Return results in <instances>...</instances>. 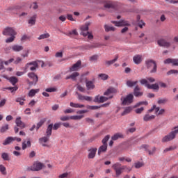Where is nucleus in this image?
<instances>
[{
	"label": "nucleus",
	"instance_id": "nucleus-1",
	"mask_svg": "<svg viewBox=\"0 0 178 178\" xmlns=\"http://www.w3.org/2000/svg\"><path fill=\"white\" fill-rule=\"evenodd\" d=\"M112 168L115 172L116 177H119V176L123 173L124 170H128V172H131V168L127 167V165H122L120 163H114Z\"/></svg>",
	"mask_w": 178,
	"mask_h": 178
},
{
	"label": "nucleus",
	"instance_id": "nucleus-2",
	"mask_svg": "<svg viewBox=\"0 0 178 178\" xmlns=\"http://www.w3.org/2000/svg\"><path fill=\"white\" fill-rule=\"evenodd\" d=\"M178 134V126L175 127L172 129V131L166 136H165L161 141L163 143H169L176 138V136Z\"/></svg>",
	"mask_w": 178,
	"mask_h": 178
},
{
	"label": "nucleus",
	"instance_id": "nucleus-3",
	"mask_svg": "<svg viewBox=\"0 0 178 178\" xmlns=\"http://www.w3.org/2000/svg\"><path fill=\"white\" fill-rule=\"evenodd\" d=\"M134 99V95L132 93L127 95V96H122L120 98L121 105L126 106L133 104Z\"/></svg>",
	"mask_w": 178,
	"mask_h": 178
},
{
	"label": "nucleus",
	"instance_id": "nucleus-4",
	"mask_svg": "<svg viewBox=\"0 0 178 178\" xmlns=\"http://www.w3.org/2000/svg\"><path fill=\"white\" fill-rule=\"evenodd\" d=\"M145 63L146 67L147 69H152L150 71V73H156L157 66H156V63L155 62V60H154L152 59L146 60Z\"/></svg>",
	"mask_w": 178,
	"mask_h": 178
},
{
	"label": "nucleus",
	"instance_id": "nucleus-5",
	"mask_svg": "<svg viewBox=\"0 0 178 178\" xmlns=\"http://www.w3.org/2000/svg\"><path fill=\"white\" fill-rule=\"evenodd\" d=\"M140 84H142L143 86H145V87H147L148 88V90H156V91H158V90H159V85H158V83H154V84H149L148 83L147 79H141L140 81Z\"/></svg>",
	"mask_w": 178,
	"mask_h": 178
},
{
	"label": "nucleus",
	"instance_id": "nucleus-6",
	"mask_svg": "<svg viewBox=\"0 0 178 178\" xmlns=\"http://www.w3.org/2000/svg\"><path fill=\"white\" fill-rule=\"evenodd\" d=\"M44 168V164L40 162L35 163L32 166L28 168V170H32L33 172H38Z\"/></svg>",
	"mask_w": 178,
	"mask_h": 178
},
{
	"label": "nucleus",
	"instance_id": "nucleus-7",
	"mask_svg": "<svg viewBox=\"0 0 178 178\" xmlns=\"http://www.w3.org/2000/svg\"><path fill=\"white\" fill-rule=\"evenodd\" d=\"M30 69L31 72H34L38 68V63L37 61H32L25 65V69Z\"/></svg>",
	"mask_w": 178,
	"mask_h": 178
},
{
	"label": "nucleus",
	"instance_id": "nucleus-8",
	"mask_svg": "<svg viewBox=\"0 0 178 178\" xmlns=\"http://www.w3.org/2000/svg\"><path fill=\"white\" fill-rule=\"evenodd\" d=\"M3 35H16L17 33L12 27H6L2 32Z\"/></svg>",
	"mask_w": 178,
	"mask_h": 178
},
{
	"label": "nucleus",
	"instance_id": "nucleus-9",
	"mask_svg": "<svg viewBox=\"0 0 178 178\" xmlns=\"http://www.w3.org/2000/svg\"><path fill=\"white\" fill-rule=\"evenodd\" d=\"M118 93V90L115 88H109L107 89L106 92H104V95H106L108 97V99H111L113 98V95L112 94H117Z\"/></svg>",
	"mask_w": 178,
	"mask_h": 178
},
{
	"label": "nucleus",
	"instance_id": "nucleus-10",
	"mask_svg": "<svg viewBox=\"0 0 178 178\" xmlns=\"http://www.w3.org/2000/svg\"><path fill=\"white\" fill-rule=\"evenodd\" d=\"M48 141H49V136H44L39 138V143L42 145V147H47L49 148V145H48Z\"/></svg>",
	"mask_w": 178,
	"mask_h": 178
},
{
	"label": "nucleus",
	"instance_id": "nucleus-11",
	"mask_svg": "<svg viewBox=\"0 0 178 178\" xmlns=\"http://www.w3.org/2000/svg\"><path fill=\"white\" fill-rule=\"evenodd\" d=\"M157 43L159 47H164L165 48H169L170 47V42H168L163 38L159 40Z\"/></svg>",
	"mask_w": 178,
	"mask_h": 178
},
{
	"label": "nucleus",
	"instance_id": "nucleus-12",
	"mask_svg": "<svg viewBox=\"0 0 178 178\" xmlns=\"http://www.w3.org/2000/svg\"><path fill=\"white\" fill-rule=\"evenodd\" d=\"M90 22H86L85 24V25H83L81 27V35H83V37H87V31H88V27L90 26Z\"/></svg>",
	"mask_w": 178,
	"mask_h": 178
},
{
	"label": "nucleus",
	"instance_id": "nucleus-13",
	"mask_svg": "<svg viewBox=\"0 0 178 178\" xmlns=\"http://www.w3.org/2000/svg\"><path fill=\"white\" fill-rule=\"evenodd\" d=\"M97 151V149L96 147L89 149H88L89 153L88 155V159H94V158H95Z\"/></svg>",
	"mask_w": 178,
	"mask_h": 178
},
{
	"label": "nucleus",
	"instance_id": "nucleus-14",
	"mask_svg": "<svg viewBox=\"0 0 178 178\" xmlns=\"http://www.w3.org/2000/svg\"><path fill=\"white\" fill-rule=\"evenodd\" d=\"M76 94L78 95V99H79V101H88V102H91L92 101V97L90 96H84L79 92H76Z\"/></svg>",
	"mask_w": 178,
	"mask_h": 178
},
{
	"label": "nucleus",
	"instance_id": "nucleus-15",
	"mask_svg": "<svg viewBox=\"0 0 178 178\" xmlns=\"http://www.w3.org/2000/svg\"><path fill=\"white\" fill-rule=\"evenodd\" d=\"M37 22V14H34L31 16L28 20V24H29L30 27L35 25V22Z\"/></svg>",
	"mask_w": 178,
	"mask_h": 178
},
{
	"label": "nucleus",
	"instance_id": "nucleus-16",
	"mask_svg": "<svg viewBox=\"0 0 178 178\" xmlns=\"http://www.w3.org/2000/svg\"><path fill=\"white\" fill-rule=\"evenodd\" d=\"M81 66V61L78 60L75 64H74L70 68V72H77Z\"/></svg>",
	"mask_w": 178,
	"mask_h": 178
},
{
	"label": "nucleus",
	"instance_id": "nucleus-17",
	"mask_svg": "<svg viewBox=\"0 0 178 178\" xmlns=\"http://www.w3.org/2000/svg\"><path fill=\"white\" fill-rule=\"evenodd\" d=\"M15 123L18 127H20V129H24L26 127V124L22 121V118L20 117L16 118Z\"/></svg>",
	"mask_w": 178,
	"mask_h": 178
},
{
	"label": "nucleus",
	"instance_id": "nucleus-18",
	"mask_svg": "<svg viewBox=\"0 0 178 178\" xmlns=\"http://www.w3.org/2000/svg\"><path fill=\"white\" fill-rule=\"evenodd\" d=\"M79 76H80V74L79 72H73L71 75L70 76H67L65 77V80H69L71 79V80H72L73 81H76V80H77V77H79Z\"/></svg>",
	"mask_w": 178,
	"mask_h": 178
},
{
	"label": "nucleus",
	"instance_id": "nucleus-19",
	"mask_svg": "<svg viewBox=\"0 0 178 178\" xmlns=\"http://www.w3.org/2000/svg\"><path fill=\"white\" fill-rule=\"evenodd\" d=\"M86 87L87 90H94L95 88V84H94V81L86 80Z\"/></svg>",
	"mask_w": 178,
	"mask_h": 178
},
{
	"label": "nucleus",
	"instance_id": "nucleus-20",
	"mask_svg": "<svg viewBox=\"0 0 178 178\" xmlns=\"http://www.w3.org/2000/svg\"><path fill=\"white\" fill-rule=\"evenodd\" d=\"M28 77L31 79V80H33V83L35 84H37V82L38 81V76L35 74L34 72H29L28 73Z\"/></svg>",
	"mask_w": 178,
	"mask_h": 178
},
{
	"label": "nucleus",
	"instance_id": "nucleus-21",
	"mask_svg": "<svg viewBox=\"0 0 178 178\" xmlns=\"http://www.w3.org/2000/svg\"><path fill=\"white\" fill-rule=\"evenodd\" d=\"M143 56L141 55H136L133 58V61L135 65H140L141 62L143 61L142 59Z\"/></svg>",
	"mask_w": 178,
	"mask_h": 178
},
{
	"label": "nucleus",
	"instance_id": "nucleus-22",
	"mask_svg": "<svg viewBox=\"0 0 178 178\" xmlns=\"http://www.w3.org/2000/svg\"><path fill=\"white\" fill-rule=\"evenodd\" d=\"M154 119H155V115H149L148 113H147L143 117L144 122H151V120H154Z\"/></svg>",
	"mask_w": 178,
	"mask_h": 178
},
{
	"label": "nucleus",
	"instance_id": "nucleus-23",
	"mask_svg": "<svg viewBox=\"0 0 178 178\" xmlns=\"http://www.w3.org/2000/svg\"><path fill=\"white\" fill-rule=\"evenodd\" d=\"M11 49L14 51V52H20V51H23L24 47L22 45H19V44H14L11 47Z\"/></svg>",
	"mask_w": 178,
	"mask_h": 178
},
{
	"label": "nucleus",
	"instance_id": "nucleus-24",
	"mask_svg": "<svg viewBox=\"0 0 178 178\" xmlns=\"http://www.w3.org/2000/svg\"><path fill=\"white\" fill-rule=\"evenodd\" d=\"M4 79L8 80L13 86H16V83H17V81H19L16 76H11L10 78H8V76H4Z\"/></svg>",
	"mask_w": 178,
	"mask_h": 178
},
{
	"label": "nucleus",
	"instance_id": "nucleus-25",
	"mask_svg": "<svg viewBox=\"0 0 178 178\" xmlns=\"http://www.w3.org/2000/svg\"><path fill=\"white\" fill-rule=\"evenodd\" d=\"M30 147H31V142L30 141V139H28L27 141L24 140L22 142V149L23 151H24V149H26V148H30Z\"/></svg>",
	"mask_w": 178,
	"mask_h": 178
},
{
	"label": "nucleus",
	"instance_id": "nucleus-26",
	"mask_svg": "<svg viewBox=\"0 0 178 178\" xmlns=\"http://www.w3.org/2000/svg\"><path fill=\"white\" fill-rule=\"evenodd\" d=\"M107 149H108V145L103 144L98 149V155H101V154H102V152H106Z\"/></svg>",
	"mask_w": 178,
	"mask_h": 178
},
{
	"label": "nucleus",
	"instance_id": "nucleus-27",
	"mask_svg": "<svg viewBox=\"0 0 178 178\" xmlns=\"http://www.w3.org/2000/svg\"><path fill=\"white\" fill-rule=\"evenodd\" d=\"M38 92H40V89H31L28 93V97L33 98Z\"/></svg>",
	"mask_w": 178,
	"mask_h": 178
},
{
	"label": "nucleus",
	"instance_id": "nucleus-28",
	"mask_svg": "<svg viewBox=\"0 0 178 178\" xmlns=\"http://www.w3.org/2000/svg\"><path fill=\"white\" fill-rule=\"evenodd\" d=\"M134 95L136 97H141L143 95V92H140V87L138 86L135 87L134 90Z\"/></svg>",
	"mask_w": 178,
	"mask_h": 178
},
{
	"label": "nucleus",
	"instance_id": "nucleus-29",
	"mask_svg": "<svg viewBox=\"0 0 178 178\" xmlns=\"http://www.w3.org/2000/svg\"><path fill=\"white\" fill-rule=\"evenodd\" d=\"M54 127V124H50L48 125L47 131H46V134L47 136L48 137H51V136L52 135V129Z\"/></svg>",
	"mask_w": 178,
	"mask_h": 178
},
{
	"label": "nucleus",
	"instance_id": "nucleus-30",
	"mask_svg": "<svg viewBox=\"0 0 178 178\" xmlns=\"http://www.w3.org/2000/svg\"><path fill=\"white\" fill-rule=\"evenodd\" d=\"M15 139L12 136L8 137L3 143V145H9L11 143H13Z\"/></svg>",
	"mask_w": 178,
	"mask_h": 178
},
{
	"label": "nucleus",
	"instance_id": "nucleus-31",
	"mask_svg": "<svg viewBox=\"0 0 178 178\" xmlns=\"http://www.w3.org/2000/svg\"><path fill=\"white\" fill-rule=\"evenodd\" d=\"M118 138H123V134L117 133L111 137V140H113V141H116Z\"/></svg>",
	"mask_w": 178,
	"mask_h": 178
},
{
	"label": "nucleus",
	"instance_id": "nucleus-32",
	"mask_svg": "<svg viewBox=\"0 0 178 178\" xmlns=\"http://www.w3.org/2000/svg\"><path fill=\"white\" fill-rule=\"evenodd\" d=\"M50 37H51V35L49 33H45L41 34L38 38V40H45L47 38H49Z\"/></svg>",
	"mask_w": 178,
	"mask_h": 178
},
{
	"label": "nucleus",
	"instance_id": "nucleus-33",
	"mask_svg": "<svg viewBox=\"0 0 178 178\" xmlns=\"http://www.w3.org/2000/svg\"><path fill=\"white\" fill-rule=\"evenodd\" d=\"M118 59H119V56H115L114 59L106 61V65H107V66H111V65H113V63H115V62H116Z\"/></svg>",
	"mask_w": 178,
	"mask_h": 178
},
{
	"label": "nucleus",
	"instance_id": "nucleus-34",
	"mask_svg": "<svg viewBox=\"0 0 178 178\" xmlns=\"http://www.w3.org/2000/svg\"><path fill=\"white\" fill-rule=\"evenodd\" d=\"M9 130V124H6L5 125H3L0 129V133H6Z\"/></svg>",
	"mask_w": 178,
	"mask_h": 178
},
{
	"label": "nucleus",
	"instance_id": "nucleus-35",
	"mask_svg": "<svg viewBox=\"0 0 178 178\" xmlns=\"http://www.w3.org/2000/svg\"><path fill=\"white\" fill-rule=\"evenodd\" d=\"M83 118H84V115L70 116V119L72 120H81V119H83Z\"/></svg>",
	"mask_w": 178,
	"mask_h": 178
},
{
	"label": "nucleus",
	"instance_id": "nucleus-36",
	"mask_svg": "<svg viewBox=\"0 0 178 178\" xmlns=\"http://www.w3.org/2000/svg\"><path fill=\"white\" fill-rule=\"evenodd\" d=\"M104 8H106V9H113V8H115V4H113L112 1H108L106 4H104Z\"/></svg>",
	"mask_w": 178,
	"mask_h": 178
},
{
	"label": "nucleus",
	"instance_id": "nucleus-37",
	"mask_svg": "<svg viewBox=\"0 0 178 178\" xmlns=\"http://www.w3.org/2000/svg\"><path fill=\"white\" fill-rule=\"evenodd\" d=\"M121 24H122V27H129L131 26V24H130V22L124 19H121Z\"/></svg>",
	"mask_w": 178,
	"mask_h": 178
},
{
	"label": "nucleus",
	"instance_id": "nucleus-38",
	"mask_svg": "<svg viewBox=\"0 0 178 178\" xmlns=\"http://www.w3.org/2000/svg\"><path fill=\"white\" fill-rule=\"evenodd\" d=\"M163 113H165V109H163V108L160 109L159 107L156 108V116H159V115H163Z\"/></svg>",
	"mask_w": 178,
	"mask_h": 178
},
{
	"label": "nucleus",
	"instance_id": "nucleus-39",
	"mask_svg": "<svg viewBox=\"0 0 178 178\" xmlns=\"http://www.w3.org/2000/svg\"><path fill=\"white\" fill-rule=\"evenodd\" d=\"M138 83V81H127V87H134L136 84Z\"/></svg>",
	"mask_w": 178,
	"mask_h": 178
},
{
	"label": "nucleus",
	"instance_id": "nucleus-40",
	"mask_svg": "<svg viewBox=\"0 0 178 178\" xmlns=\"http://www.w3.org/2000/svg\"><path fill=\"white\" fill-rule=\"evenodd\" d=\"M24 101H26V98L25 97H17L15 99L16 102H18L19 104V105H24Z\"/></svg>",
	"mask_w": 178,
	"mask_h": 178
},
{
	"label": "nucleus",
	"instance_id": "nucleus-41",
	"mask_svg": "<svg viewBox=\"0 0 178 178\" xmlns=\"http://www.w3.org/2000/svg\"><path fill=\"white\" fill-rule=\"evenodd\" d=\"M1 158L3 161H10V158L9 157V154L6 152H3L1 154Z\"/></svg>",
	"mask_w": 178,
	"mask_h": 178
},
{
	"label": "nucleus",
	"instance_id": "nucleus-42",
	"mask_svg": "<svg viewBox=\"0 0 178 178\" xmlns=\"http://www.w3.org/2000/svg\"><path fill=\"white\" fill-rule=\"evenodd\" d=\"M132 109L133 108L131 106L125 108L124 112L122 113V116H124V115H127V113H130Z\"/></svg>",
	"mask_w": 178,
	"mask_h": 178
},
{
	"label": "nucleus",
	"instance_id": "nucleus-43",
	"mask_svg": "<svg viewBox=\"0 0 178 178\" xmlns=\"http://www.w3.org/2000/svg\"><path fill=\"white\" fill-rule=\"evenodd\" d=\"M104 29H105V31H106V33H108L109 31H115V27L111 26L108 25H104Z\"/></svg>",
	"mask_w": 178,
	"mask_h": 178
},
{
	"label": "nucleus",
	"instance_id": "nucleus-44",
	"mask_svg": "<svg viewBox=\"0 0 178 178\" xmlns=\"http://www.w3.org/2000/svg\"><path fill=\"white\" fill-rule=\"evenodd\" d=\"M47 120V119L44 118L40 120L39 122H38L37 126H36V130H38V129H40V127H41V126H42V124H44V123H45V121Z\"/></svg>",
	"mask_w": 178,
	"mask_h": 178
},
{
	"label": "nucleus",
	"instance_id": "nucleus-45",
	"mask_svg": "<svg viewBox=\"0 0 178 178\" xmlns=\"http://www.w3.org/2000/svg\"><path fill=\"white\" fill-rule=\"evenodd\" d=\"M76 88L78 91H80V92H86V88L79 83L76 84Z\"/></svg>",
	"mask_w": 178,
	"mask_h": 178
},
{
	"label": "nucleus",
	"instance_id": "nucleus-46",
	"mask_svg": "<svg viewBox=\"0 0 178 178\" xmlns=\"http://www.w3.org/2000/svg\"><path fill=\"white\" fill-rule=\"evenodd\" d=\"M134 166L136 169H140V168H143V166H144V163H143V162L138 161L134 163Z\"/></svg>",
	"mask_w": 178,
	"mask_h": 178
},
{
	"label": "nucleus",
	"instance_id": "nucleus-47",
	"mask_svg": "<svg viewBox=\"0 0 178 178\" xmlns=\"http://www.w3.org/2000/svg\"><path fill=\"white\" fill-rule=\"evenodd\" d=\"M109 138H111V136L109 135L106 136L102 141V144L105 145H108L106 143H108Z\"/></svg>",
	"mask_w": 178,
	"mask_h": 178
},
{
	"label": "nucleus",
	"instance_id": "nucleus-48",
	"mask_svg": "<svg viewBox=\"0 0 178 178\" xmlns=\"http://www.w3.org/2000/svg\"><path fill=\"white\" fill-rule=\"evenodd\" d=\"M89 60L90 62H95V60H98V55L95 54V55L91 56L89 58Z\"/></svg>",
	"mask_w": 178,
	"mask_h": 178
},
{
	"label": "nucleus",
	"instance_id": "nucleus-49",
	"mask_svg": "<svg viewBox=\"0 0 178 178\" xmlns=\"http://www.w3.org/2000/svg\"><path fill=\"white\" fill-rule=\"evenodd\" d=\"M111 23H113V24H115V26H116V27H122V20L111 21Z\"/></svg>",
	"mask_w": 178,
	"mask_h": 178
},
{
	"label": "nucleus",
	"instance_id": "nucleus-50",
	"mask_svg": "<svg viewBox=\"0 0 178 178\" xmlns=\"http://www.w3.org/2000/svg\"><path fill=\"white\" fill-rule=\"evenodd\" d=\"M166 102H168V99H166V98H160V99H159V100L157 102V104L161 105V104H166Z\"/></svg>",
	"mask_w": 178,
	"mask_h": 178
},
{
	"label": "nucleus",
	"instance_id": "nucleus-51",
	"mask_svg": "<svg viewBox=\"0 0 178 178\" xmlns=\"http://www.w3.org/2000/svg\"><path fill=\"white\" fill-rule=\"evenodd\" d=\"M0 172L2 175H6V168L3 165H0Z\"/></svg>",
	"mask_w": 178,
	"mask_h": 178
},
{
	"label": "nucleus",
	"instance_id": "nucleus-52",
	"mask_svg": "<svg viewBox=\"0 0 178 178\" xmlns=\"http://www.w3.org/2000/svg\"><path fill=\"white\" fill-rule=\"evenodd\" d=\"M56 88L53 87V88H47L45 89L46 92H56Z\"/></svg>",
	"mask_w": 178,
	"mask_h": 178
},
{
	"label": "nucleus",
	"instance_id": "nucleus-53",
	"mask_svg": "<svg viewBox=\"0 0 178 178\" xmlns=\"http://www.w3.org/2000/svg\"><path fill=\"white\" fill-rule=\"evenodd\" d=\"M10 38H8L6 40V42L9 43V42H13L15 41V35H10Z\"/></svg>",
	"mask_w": 178,
	"mask_h": 178
},
{
	"label": "nucleus",
	"instance_id": "nucleus-54",
	"mask_svg": "<svg viewBox=\"0 0 178 178\" xmlns=\"http://www.w3.org/2000/svg\"><path fill=\"white\" fill-rule=\"evenodd\" d=\"M8 90L10 91V92H16L17 90H19V87L14 86V87H8L7 88Z\"/></svg>",
	"mask_w": 178,
	"mask_h": 178
},
{
	"label": "nucleus",
	"instance_id": "nucleus-55",
	"mask_svg": "<svg viewBox=\"0 0 178 178\" xmlns=\"http://www.w3.org/2000/svg\"><path fill=\"white\" fill-rule=\"evenodd\" d=\"M178 70H171L167 72L168 76H170V74H177Z\"/></svg>",
	"mask_w": 178,
	"mask_h": 178
},
{
	"label": "nucleus",
	"instance_id": "nucleus-56",
	"mask_svg": "<svg viewBox=\"0 0 178 178\" xmlns=\"http://www.w3.org/2000/svg\"><path fill=\"white\" fill-rule=\"evenodd\" d=\"M107 99H109V98H108L106 97L101 96L99 97V104H102L104 102H106Z\"/></svg>",
	"mask_w": 178,
	"mask_h": 178
},
{
	"label": "nucleus",
	"instance_id": "nucleus-57",
	"mask_svg": "<svg viewBox=\"0 0 178 178\" xmlns=\"http://www.w3.org/2000/svg\"><path fill=\"white\" fill-rule=\"evenodd\" d=\"M99 77H100L102 80H108V76L106 74H99Z\"/></svg>",
	"mask_w": 178,
	"mask_h": 178
},
{
	"label": "nucleus",
	"instance_id": "nucleus-58",
	"mask_svg": "<svg viewBox=\"0 0 178 178\" xmlns=\"http://www.w3.org/2000/svg\"><path fill=\"white\" fill-rule=\"evenodd\" d=\"M31 6H32L33 10H37V9H38V8H39L38 3H37V1H34L32 3Z\"/></svg>",
	"mask_w": 178,
	"mask_h": 178
},
{
	"label": "nucleus",
	"instance_id": "nucleus-59",
	"mask_svg": "<svg viewBox=\"0 0 178 178\" xmlns=\"http://www.w3.org/2000/svg\"><path fill=\"white\" fill-rule=\"evenodd\" d=\"M25 73H27V70L26 69V67L24 70V72H20L18 71L16 72V76H23V74H24Z\"/></svg>",
	"mask_w": 178,
	"mask_h": 178
},
{
	"label": "nucleus",
	"instance_id": "nucleus-60",
	"mask_svg": "<svg viewBox=\"0 0 178 178\" xmlns=\"http://www.w3.org/2000/svg\"><path fill=\"white\" fill-rule=\"evenodd\" d=\"M60 120L62 122H66L67 120H70V117L67 116V115H65V116H62L60 117Z\"/></svg>",
	"mask_w": 178,
	"mask_h": 178
},
{
	"label": "nucleus",
	"instance_id": "nucleus-61",
	"mask_svg": "<svg viewBox=\"0 0 178 178\" xmlns=\"http://www.w3.org/2000/svg\"><path fill=\"white\" fill-rule=\"evenodd\" d=\"M140 105H148V102H139L135 105V108L140 106Z\"/></svg>",
	"mask_w": 178,
	"mask_h": 178
},
{
	"label": "nucleus",
	"instance_id": "nucleus-62",
	"mask_svg": "<svg viewBox=\"0 0 178 178\" xmlns=\"http://www.w3.org/2000/svg\"><path fill=\"white\" fill-rule=\"evenodd\" d=\"M173 62V58H167L164 60V64L165 65H169L170 63L172 64Z\"/></svg>",
	"mask_w": 178,
	"mask_h": 178
},
{
	"label": "nucleus",
	"instance_id": "nucleus-63",
	"mask_svg": "<svg viewBox=\"0 0 178 178\" xmlns=\"http://www.w3.org/2000/svg\"><path fill=\"white\" fill-rule=\"evenodd\" d=\"M56 58H63V51H58L56 52L55 54Z\"/></svg>",
	"mask_w": 178,
	"mask_h": 178
},
{
	"label": "nucleus",
	"instance_id": "nucleus-64",
	"mask_svg": "<svg viewBox=\"0 0 178 178\" xmlns=\"http://www.w3.org/2000/svg\"><path fill=\"white\" fill-rule=\"evenodd\" d=\"M69 176V173L64 172L58 176V178H67Z\"/></svg>",
	"mask_w": 178,
	"mask_h": 178
}]
</instances>
